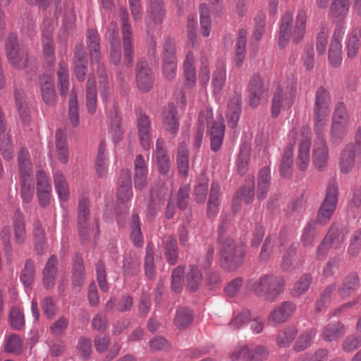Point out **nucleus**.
<instances>
[{"mask_svg":"<svg viewBox=\"0 0 361 361\" xmlns=\"http://www.w3.org/2000/svg\"><path fill=\"white\" fill-rule=\"evenodd\" d=\"M286 281L283 276L271 273L261 276L250 282V288L255 295L267 302H274L283 292Z\"/></svg>","mask_w":361,"mask_h":361,"instance_id":"1","label":"nucleus"},{"mask_svg":"<svg viewBox=\"0 0 361 361\" xmlns=\"http://www.w3.org/2000/svg\"><path fill=\"white\" fill-rule=\"evenodd\" d=\"M217 241L220 245L221 267L228 271L237 270L243 263L245 256V250L236 245L231 238H223L221 237Z\"/></svg>","mask_w":361,"mask_h":361,"instance_id":"2","label":"nucleus"},{"mask_svg":"<svg viewBox=\"0 0 361 361\" xmlns=\"http://www.w3.org/2000/svg\"><path fill=\"white\" fill-rule=\"evenodd\" d=\"M338 194V187L336 179H330L326 190L324 199L317 212V221L319 224H326L331 219L336 209Z\"/></svg>","mask_w":361,"mask_h":361,"instance_id":"3","label":"nucleus"},{"mask_svg":"<svg viewBox=\"0 0 361 361\" xmlns=\"http://www.w3.org/2000/svg\"><path fill=\"white\" fill-rule=\"evenodd\" d=\"M331 97L329 92L322 86L319 87L315 92V101L313 108V118L315 131L318 135L322 133L329 114Z\"/></svg>","mask_w":361,"mask_h":361,"instance_id":"4","label":"nucleus"},{"mask_svg":"<svg viewBox=\"0 0 361 361\" xmlns=\"http://www.w3.org/2000/svg\"><path fill=\"white\" fill-rule=\"evenodd\" d=\"M6 50L9 62L18 68H25L27 65V54L20 44L15 34L11 33L6 39Z\"/></svg>","mask_w":361,"mask_h":361,"instance_id":"5","label":"nucleus"},{"mask_svg":"<svg viewBox=\"0 0 361 361\" xmlns=\"http://www.w3.org/2000/svg\"><path fill=\"white\" fill-rule=\"evenodd\" d=\"M295 99V90L288 85H279L274 92L271 101V115L276 118L282 109H290Z\"/></svg>","mask_w":361,"mask_h":361,"instance_id":"6","label":"nucleus"},{"mask_svg":"<svg viewBox=\"0 0 361 361\" xmlns=\"http://www.w3.org/2000/svg\"><path fill=\"white\" fill-rule=\"evenodd\" d=\"M119 11V18L121 21V30L123 35L124 61L126 66H130L133 59L131 25L128 23L129 16L126 8L121 6Z\"/></svg>","mask_w":361,"mask_h":361,"instance_id":"7","label":"nucleus"},{"mask_svg":"<svg viewBox=\"0 0 361 361\" xmlns=\"http://www.w3.org/2000/svg\"><path fill=\"white\" fill-rule=\"evenodd\" d=\"M209 114V112H207V115L203 112H200L198 122L200 125L204 126V120H206L207 123V133L210 137L211 149L214 152H218L221 149L223 142L225 126L220 121H213L210 123L207 118Z\"/></svg>","mask_w":361,"mask_h":361,"instance_id":"8","label":"nucleus"},{"mask_svg":"<svg viewBox=\"0 0 361 361\" xmlns=\"http://www.w3.org/2000/svg\"><path fill=\"white\" fill-rule=\"evenodd\" d=\"M135 82L137 88L143 92H148L153 88L154 73L145 58L140 59L136 63Z\"/></svg>","mask_w":361,"mask_h":361,"instance_id":"9","label":"nucleus"},{"mask_svg":"<svg viewBox=\"0 0 361 361\" xmlns=\"http://www.w3.org/2000/svg\"><path fill=\"white\" fill-rule=\"evenodd\" d=\"M73 74L79 82H83L87 72V57L84 45L77 44L73 53Z\"/></svg>","mask_w":361,"mask_h":361,"instance_id":"10","label":"nucleus"},{"mask_svg":"<svg viewBox=\"0 0 361 361\" xmlns=\"http://www.w3.org/2000/svg\"><path fill=\"white\" fill-rule=\"evenodd\" d=\"M116 202L126 204L133 197L131 174L129 170L123 169L117 183Z\"/></svg>","mask_w":361,"mask_h":361,"instance_id":"11","label":"nucleus"},{"mask_svg":"<svg viewBox=\"0 0 361 361\" xmlns=\"http://www.w3.org/2000/svg\"><path fill=\"white\" fill-rule=\"evenodd\" d=\"M343 33L344 32L342 27L336 28L331 40L329 48L328 59L329 63L333 68H339L342 63V45L340 39Z\"/></svg>","mask_w":361,"mask_h":361,"instance_id":"12","label":"nucleus"},{"mask_svg":"<svg viewBox=\"0 0 361 361\" xmlns=\"http://www.w3.org/2000/svg\"><path fill=\"white\" fill-rule=\"evenodd\" d=\"M267 351L264 346L258 345L253 348L243 346L231 355L232 360H243V361H262L267 356Z\"/></svg>","mask_w":361,"mask_h":361,"instance_id":"13","label":"nucleus"},{"mask_svg":"<svg viewBox=\"0 0 361 361\" xmlns=\"http://www.w3.org/2000/svg\"><path fill=\"white\" fill-rule=\"evenodd\" d=\"M162 124L164 129L171 134L176 135L179 129V118L173 103H169L162 111Z\"/></svg>","mask_w":361,"mask_h":361,"instance_id":"14","label":"nucleus"},{"mask_svg":"<svg viewBox=\"0 0 361 361\" xmlns=\"http://www.w3.org/2000/svg\"><path fill=\"white\" fill-rule=\"evenodd\" d=\"M78 233L82 243L86 242L88 239L87 219L89 218V205L88 200L86 198H82L78 204Z\"/></svg>","mask_w":361,"mask_h":361,"instance_id":"15","label":"nucleus"},{"mask_svg":"<svg viewBox=\"0 0 361 361\" xmlns=\"http://www.w3.org/2000/svg\"><path fill=\"white\" fill-rule=\"evenodd\" d=\"M250 106L255 108L259 104L264 94V82L259 74H255L250 80L248 87Z\"/></svg>","mask_w":361,"mask_h":361,"instance_id":"16","label":"nucleus"},{"mask_svg":"<svg viewBox=\"0 0 361 361\" xmlns=\"http://www.w3.org/2000/svg\"><path fill=\"white\" fill-rule=\"evenodd\" d=\"M242 98L240 92L235 90L228 103L226 114L228 125L235 128L239 121L241 113Z\"/></svg>","mask_w":361,"mask_h":361,"instance_id":"17","label":"nucleus"},{"mask_svg":"<svg viewBox=\"0 0 361 361\" xmlns=\"http://www.w3.org/2000/svg\"><path fill=\"white\" fill-rule=\"evenodd\" d=\"M39 85L44 102L48 106H53L56 103V95L51 78L45 74L39 75Z\"/></svg>","mask_w":361,"mask_h":361,"instance_id":"18","label":"nucleus"},{"mask_svg":"<svg viewBox=\"0 0 361 361\" xmlns=\"http://www.w3.org/2000/svg\"><path fill=\"white\" fill-rule=\"evenodd\" d=\"M360 288V279L357 273L352 272L347 275L340 287L338 293L341 298L346 299L355 295Z\"/></svg>","mask_w":361,"mask_h":361,"instance_id":"19","label":"nucleus"},{"mask_svg":"<svg viewBox=\"0 0 361 361\" xmlns=\"http://www.w3.org/2000/svg\"><path fill=\"white\" fill-rule=\"evenodd\" d=\"M295 310L294 303L290 301L283 302L270 312L268 320L276 324L283 323L293 314Z\"/></svg>","mask_w":361,"mask_h":361,"instance_id":"20","label":"nucleus"},{"mask_svg":"<svg viewBox=\"0 0 361 361\" xmlns=\"http://www.w3.org/2000/svg\"><path fill=\"white\" fill-rule=\"evenodd\" d=\"M85 279V271L83 259L80 254L74 255L72 270V286L77 291H80Z\"/></svg>","mask_w":361,"mask_h":361,"instance_id":"21","label":"nucleus"},{"mask_svg":"<svg viewBox=\"0 0 361 361\" xmlns=\"http://www.w3.org/2000/svg\"><path fill=\"white\" fill-rule=\"evenodd\" d=\"M328 159L329 152L326 144L322 137H319L313 149V164L317 169L322 171L326 166Z\"/></svg>","mask_w":361,"mask_h":361,"instance_id":"22","label":"nucleus"},{"mask_svg":"<svg viewBox=\"0 0 361 361\" xmlns=\"http://www.w3.org/2000/svg\"><path fill=\"white\" fill-rule=\"evenodd\" d=\"M293 23V14L288 11H285L279 26V47L280 49H283L290 38Z\"/></svg>","mask_w":361,"mask_h":361,"instance_id":"23","label":"nucleus"},{"mask_svg":"<svg viewBox=\"0 0 361 361\" xmlns=\"http://www.w3.org/2000/svg\"><path fill=\"white\" fill-rule=\"evenodd\" d=\"M87 45L92 65L98 63L101 59L99 37L97 31L89 29L87 33Z\"/></svg>","mask_w":361,"mask_h":361,"instance_id":"24","label":"nucleus"},{"mask_svg":"<svg viewBox=\"0 0 361 361\" xmlns=\"http://www.w3.org/2000/svg\"><path fill=\"white\" fill-rule=\"evenodd\" d=\"M18 171L20 180L32 178V164L29 152L23 147L20 148L18 155Z\"/></svg>","mask_w":361,"mask_h":361,"instance_id":"25","label":"nucleus"},{"mask_svg":"<svg viewBox=\"0 0 361 361\" xmlns=\"http://www.w3.org/2000/svg\"><path fill=\"white\" fill-rule=\"evenodd\" d=\"M35 250L38 255H43L47 247V238L44 229L39 219H35L32 230Z\"/></svg>","mask_w":361,"mask_h":361,"instance_id":"26","label":"nucleus"},{"mask_svg":"<svg viewBox=\"0 0 361 361\" xmlns=\"http://www.w3.org/2000/svg\"><path fill=\"white\" fill-rule=\"evenodd\" d=\"M161 245L167 262L171 265H175L178 260V247L176 237L174 235L165 237Z\"/></svg>","mask_w":361,"mask_h":361,"instance_id":"27","label":"nucleus"},{"mask_svg":"<svg viewBox=\"0 0 361 361\" xmlns=\"http://www.w3.org/2000/svg\"><path fill=\"white\" fill-rule=\"evenodd\" d=\"M57 256L52 255L47 260L42 270V281L46 288H52L55 284L57 274Z\"/></svg>","mask_w":361,"mask_h":361,"instance_id":"28","label":"nucleus"},{"mask_svg":"<svg viewBox=\"0 0 361 361\" xmlns=\"http://www.w3.org/2000/svg\"><path fill=\"white\" fill-rule=\"evenodd\" d=\"M348 233L349 229L347 226L339 223H334L326 237L330 240V244L334 245L335 248H338L344 242Z\"/></svg>","mask_w":361,"mask_h":361,"instance_id":"29","label":"nucleus"},{"mask_svg":"<svg viewBox=\"0 0 361 361\" xmlns=\"http://www.w3.org/2000/svg\"><path fill=\"white\" fill-rule=\"evenodd\" d=\"M355 145L349 144L341 153L339 165L343 173H348L352 171L355 164Z\"/></svg>","mask_w":361,"mask_h":361,"instance_id":"30","label":"nucleus"},{"mask_svg":"<svg viewBox=\"0 0 361 361\" xmlns=\"http://www.w3.org/2000/svg\"><path fill=\"white\" fill-rule=\"evenodd\" d=\"M97 89L93 75L90 74L86 83V106L90 114H94L97 109Z\"/></svg>","mask_w":361,"mask_h":361,"instance_id":"31","label":"nucleus"},{"mask_svg":"<svg viewBox=\"0 0 361 361\" xmlns=\"http://www.w3.org/2000/svg\"><path fill=\"white\" fill-rule=\"evenodd\" d=\"M13 226L16 243L23 244L27 240V232L24 216L19 211H16L14 213Z\"/></svg>","mask_w":361,"mask_h":361,"instance_id":"32","label":"nucleus"},{"mask_svg":"<svg viewBox=\"0 0 361 361\" xmlns=\"http://www.w3.org/2000/svg\"><path fill=\"white\" fill-rule=\"evenodd\" d=\"M138 135L140 143L145 150L150 148V123L146 115H140L137 120Z\"/></svg>","mask_w":361,"mask_h":361,"instance_id":"33","label":"nucleus"},{"mask_svg":"<svg viewBox=\"0 0 361 361\" xmlns=\"http://www.w3.org/2000/svg\"><path fill=\"white\" fill-rule=\"evenodd\" d=\"M307 14L304 9L298 11L293 32V42L298 44L304 37L306 30Z\"/></svg>","mask_w":361,"mask_h":361,"instance_id":"34","label":"nucleus"},{"mask_svg":"<svg viewBox=\"0 0 361 361\" xmlns=\"http://www.w3.org/2000/svg\"><path fill=\"white\" fill-rule=\"evenodd\" d=\"M247 31L245 29H240L238 31L235 43V65L240 68L245 59L247 42Z\"/></svg>","mask_w":361,"mask_h":361,"instance_id":"35","label":"nucleus"},{"mask_svg":"<svg viewBox=\"0 0 361 361\" xmlns=\"http://www.w3.org/2000/svg\"><path fill=\"white\" fill-rule=\"evenodd\" d=\"M345 334V326L339 321L329 323L323 331L322 338L326 341H333L342 337Z\"/></svg>","mask_w":361,"mask_h":361,"instance_id":"36","label":"nucleus"},{"mask_svg":"<svg viewBox=\"0 0 361 361\" xmlns=\"http://www.w3.org/2000/svg\"><path fill=\"white\" fill-rule=\"evenodd\" d=\"M311 139L307 136L300 144L299 152L297 158V165L300 170L305 171L310 161V149Z\"/></svg>","mask_w":361,"mask_h":361,"instance_id":"37","label":"nucleus"},{"mask_svg":"<svg viewBox=\"0 0 361 361\" xmlns=\"http://www.w3.org/2000/svg\"><path fill=\"white\" fill-rule=\"evenodd\" d=\"M193 321V312L187 307H180L176 312L174 324L178 329H187Z\"/></svg>","mask_w":361,"mask_h":361,"instance_id":"38","label":"nucleus"},{"mask_svg":"<svg viewBox=\"0 0 361 361\" xmlns=\"http://www.w3.org/2000/svg\"><path fill=\"white\" fill-rule=\"evenodd\" d=\"M123 271L124 276H135L140 271V262L135 252L126 253L123 257Z\"/></svg>","mask_w":361,"mask_h":361,"instance_id":"39","label":"nucleus"},{"mask_svg":"<svg viewBox=\"0 0 361 361\" xmlns=\"http://www.w3.org/2000/svg\"><path fill=\"white\" fill-rule=\"evenodd\" d=\"M15 101L21 121L25 124L30 122V110L25 101V94L22 90H16Z\"/></svg>","mask_w":361,"mask_h":361,"instance_id":"40","label":"nucleus"},{"mask_svg":"<svg viewBox=\"0 0 361 361\" xmlns=\"http://www.w3.org/2000/svg\"><path fill=\"white\" fill-rule=\"evenodd\" d=\"M177 165L179 173L183 177H186L189 168V159L188 150L184 142H181L178 148Z\"/></svg>","mask_w":361,"mask_h":361,"instance_id":"41","label":"nucleus"},{"mask_svg":"<svg viewBox=\"0 0 361 361\" xmlns=\"http://www.w3.org/2000/svg\"><path fill=\"white\" fill-rule=\"evenodd\" d=\"M148 12L149 20H152L155 24H161L165 16L163 0H149Z\"/></svg>","mask_w":361,"mask_h":361,"instance_id":"42","label":"nucleus"},{"mask_svg":"<svg viewBox=\"0 0 361 361\" xmlns=\"http://www.w3.org/2000/svg\"><path fill=\"white\" fill-rule=\"evenodd\" d=\"M202 279V275L199 268L195 265H190L186 274V288L191 292L196 291Z\"/></svg>","mask_w":361,"mask_h":361,"instance_id":"43","label":"nucleus"},{"mask_svg":"<svg viewBox=\"0 0 361 361\" xmlns=\"http://www.w3.org/2000/svg\"><path fill=\"white\" fill-rule=\"evenodd\" d=\"M293 164V150L286 149L283 152L279 166V172L281 177L287 179L291 178Z\"/></svg>","mask_w":361,"mask_h":361,"instance_id":"44","label":"nucleus"},{"mask_svg":"<svg viewBox=\"0 0 361 361\" xmlns=\"http://www.w3.org/2000/svg\"><path fill=\"white\" fill-rule=\"evenodd\" d=\"M350 0H333L329 8V17L331 18H343L347 15Z\"/></svg>","mask_w":361,"mask_h":361,"instance_id":"45","label":"nucleus"},{"mask_svg":"<svg viewBox=\"0 0 361 361\" xmlns=\"http://www.w3.org/2000/svg\"><path fill=\"white\" fill-rule=\"evenodd\" d=\"M226 67L224 64H219L212 74V85L214 94L221 92L226 82Z\"/></svg>","mask_w":361,"mask_h":361,"instance_id":"46","label":"nucleus"},{"mask_svg":"<svg viewBox=\"0 0 361 361\" xmlns=\"http://www.w3.org/2000/svg\"><path fill=\"white\" fill-rule=\"evenodd\" d=\"M361 32L360 30H353L347 42V56L350 59H354L360 49Z\"/></svg>","mask_w":361,"mask_h":361,"instance_id":"47","label":"nucleus"},{"mask_svg":"<svg viewBox=\"0 0 361 361\" xmlns=\"http://www.w3.org/2000/svg\"><path fill=\"white\" fill-rule=\"evenodd\" d=\"M130 238L135 247H140L143 245V236L141 232L140 222L137 214L132 215V224L130 226Z\"/></svg>","mask_w":361,"mask_h":361,"instance_id":"48","label":"nucleus"},{"mask_svg":"<svg viewBox=\"0 0 361 361\" xmlns=\"http://www.w3.org/2000/svg\"><path fill=\"white\" fill-rule=\"evenodd\" d=\"M312 276L311 274L306 273L301 276L297 281L291 290V295L293 297H299L305 293L312 282Z\"/></svg>","mask_w":361,"mask_h":361,"instance_id":"49","label":"nucleus"},{"mask_svg":"<svg viewBox=\"0 0 361 361\" xmlns=\"http://www.w3.org/2000/svg\"><path fill=\"white\" fill-rule=\"evenodd\" d=\"M54 185L61 200L66 202L69 197L68 186L65 176L59 171L54 173Z\"/></svg>","mask_w":361,"mask_h":361,"instance_id":"50","label":"nucleus"},{"mask_svg":"<svg viewBox=\"0 0 361 361\" xmlns=\"http://www.w3.org/2000/svg\"><path fill=\"white\" fill-rule=\"evenodd\" d=\"M68 117L73 128L79 125V111L77 95L75 91L72 90L68 99Z\"/></svg>","mask_w":361,"mask_h":361,"instance_id":"51","label":"nucleus"},{"mask_svg":"<svg viewBox=\"0 0 361 361\" xmlns=\"http://www.w3.org/2000/svg\"><path fill=\"white\" fill-rule=\"evenodd\" d=\"M336 288V283H332L326 287L322 293L320 298L315 302L314 311L316 312H321L323 309L326 308L331 302V297L332 293Z\"/></svg>","mask_w":361,"mask_h":361,"instance_id":"52","label":"nucleus"},{"mask_svg":"<svg viewBox=\"0 0 361 361\" xmlns=\"http://www.w3.org/2000/svg\"><path fill=\"white\" fill-rule=\"evenodd\" d=\"M106 146L104 140L101 141L97 152V156L95 162L96 171L99 177L102 178L106 176L107 173V168L106 164L105 157Z\"/></svg>","mask_w":361,"mask_h":361,"instance_id":"53","label":"nucleus"},{"mask_svg":"<svg viewBox=\"0 0 361 361\" xmlns=\"http://www.w3.org/2000/svg\"><path fill=\"white\" fill-rule=\"evenodd\" d=\"M297 333V329L293 326H288L281 331L276 337L278 345L283 348L288 346L295 339Z\"/></svg>","mask_w":361,"mask_h":361,"instance_id":"54","label":"nucleus"},{"mask_svg":"<svg viewBox=\"0 0 361 361\" xmlns=\"http://www.w3.org/2000/svg\"><path fill=\"white\" fill-rule=\"evenodd\" d=\"M255 196V182L253 178L250 180L247 185L241 187L235 194V198L245 202L246 204L250 203Z\"/></svg>","mask_w":361,"mask_h":361,"instance_id":"55","label":"nucleus"},{"mask_svg":"<svg viewBox=\"0 0 361 361\" xmlns=\"http://www.w3.org/2000/svg\"><path fill=\"white\" fill-rule=\"evenodd\" d=\"M275 245V240L272 235L267 236L259 256V261L261 263L267 262L273 253Z\"/></svg>","mask_w":361,"mask_h":361,"instance_id":"56","label":"nucleus"},{"mask_svg":"<svg viewBox=\"0 0 361 361\" xmlns=\"http://www.w3.org/2000/svg\"><path fill=\"white\" fill-rule=\"evenodd\" d=\"M58 82L60 86L61 94H65L68 90V71L67 68V64L61 61L59 63V70L57 71Z\"/></svg>","mask_w":361,"mask_h":361,"instance_id":"57","label":"nucleus"},{"mask_svg":"<svg viewBox=\"0 0 361 361\" xmlns=\"http://www.w3.org/2000/svg\"><path fill=\"white\" fill-rule=\"evenodd\" d=\"M35 263L31 259L25 261V266L22 270L20 280L25 286H29L34 281Z\"/></svg>","mask_w":361,"mask_h":361,"instance_id":"58","label":"nucleus"},{"mask_svg":"<svg viewBox=\"0 0 361 361\" xmlns=\"http://www.w3.org/2000/svg\"><path fill=\"white\" fill-rule=\"evenodd\" d=\"M8 319L11 326L13 330H20L25 325L24 314L17 307L11 308Z\"/></svg>","mask_w":361,"mask_h":361,"instance_id":"59","label":"nucleus"},{"mask_svg":"<svg viewBox=\"0 0 361 361\" xmlns=\"http://www.w3.org/2000/svg\"><path fill=\"white\" fill-rule=\"evenodd\" d=\"M163 61H176V44L174 40L167 37L163 45L162 51Z\"/></svg>","mask_w":361,"mask_h":361,"instance_id":"60","label":"nucleus"},{"mask_svg":"<svg viewBox=\"0 0 361 361\" xmlns=\"http://www.w3.org/2000/svg\"><path fill=\"white\" fill-rule=\"evenodd\" d=\"M76 350L82 359L88 360L92 353L91 339L85 336L80 337L76 345Z\"/></svg>","mask_w":361,"mask_h":361,"instance_id":"61","label":"nucleus"},{"mask_svg":"<svg viewBox=\"0 0 361 361\" xmlns=\"http://www.w3.org/2000/svg\"><path fill=\"white\" fill-rule=\"evenodd\" d=\"M298 247L299 244L298 243H293L286 250L281 262V269L283 271L288 270L293 265Z\"/></svg>","mask_w":361,"mask_h":361,"instance_id":"62","label":"nucleus"},{"mask_svg":"<svg viewBox=\"0 0 361 361\" xmlns=\"http://www.w3.org/2000/svg\"><path fill=\"white\" fill-rule=\"evenodd\" d=\"M361 250V227L358 229H357L350 242V245L348 248V254L351 257H357Z\"/></svg>","mask_w":361,"mask_h":361,"instance_id":"63","label":"nucleus"},{"mask_svg":"<svg viewBox=\"0 0 361 361\" xmlns=\"http://www.w3.org/2000/svg\"><path fill=\"white\" fill-rule=\"evenodd\" d=\"M23 346V341L16 334H12L8 337L5 345V350L7 353L20 354Z\"/></svg>","mask_w":361,"mask_h":361,"instance_id":"64","label":"nucleus"}]
</instances>
